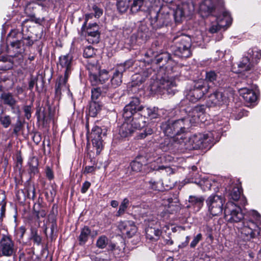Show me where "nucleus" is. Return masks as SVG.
<instances>
[{
	"label": "nucleus",
	"instance_id": "47",
	"mask_svg": "<svg viewBox=\"0 0 261 261\" xmlns=\"http://www.w3.org/2000/svg\"><path fill=\"white\" fill-rule=\"evenodd\" d=\"M100 168V166L95 165L94 166H86L84 170V174H87L89 173H94L96 169H99Z\"/></svg>",
	"mask_w": 261,
	"mask_h": 261
},
{
	"label": "nucleus",
	"instance_id": "10",
	"mask_svg": "<svg viewBox=\"0 0 261 261\" xmlns=\"http://www.w3.org/2000/svg\"><path fill=\"white\" fill-rule=\"evenodd\" d=\"M17 250V247L10 237L3 234L0 240V257L12 256L15 254Z\"/></svg>",
	"mask_w": 261,
	"mask_h": 261
},
{
	"label": "nucleus",
	"instance_id": "9",
	"mask_svg": "<svg viewBox=\"0 0 261 261\" xmlns=\"http://www.w3.org/2000/svg\"><path fill=\"white\" fill-rule=\"evenodd\" d=\"M99 28L96 23H89L83 28L82 25V34L85 36L87 41L89 43H97L100 39Z\"/></svg>",
	"mask_w": 261,
	"mask_h": 261
},
{
	"label": "nucleus",
	"instance_id": "3",
	"mask_svg": "<svg viewBox=\"0 0 261 261\" xmlns=\"http://www.w3.org/2000/svg\"><path fill=\"white\" fill-rule=\"evenodd\" d=\"M172 50L174 55L180 58H188L191 55L192 40L190 36L181 34L173 38Z\"/></svg>",
	"mask_w": 261,
	"mask_h": 261
},
{
	"label": "nucleus",
	"instance_id": "54",
	"mask_svg": "<svg viewBox=\"0 0 261 261\" xmlns=\"http://www.w3.org/2000/svg\"><path fill=\"white\" fill-rule=\"evenodd\" d=\"M132 170L135 172L141 171L142 167V164L137 161H133L130 164Z\"/></svg>",
	"mask_w": 261,
	"mask_h": 261
},
{
	"label": "nucleus",
	"instance_id": "15",
	"mask_svg": "<svg viewBox=\"0 0 261 261\" xmlns=\"http://www.w3.org/2000/svg\"><path fill=\"white\" fill-rule=\"evenodd\" d=\"M118 228L123 234L128 237H132L137 231V227L134 222L125 221L120 222L118 225Z\"/></svg>",
	"mask_w": 261,
	"mask_h": 261
},
{
	"label": "nucleus",
	"instance_id": "13",
	"mask_svg": "<svg viewBox=\"0 0 261 261\" xmlns=\"http://www.w3.org/2000/svg\"><path fill=\"white\" fill-rule=\"evenodd\" d=\"M173 128L175 129L176 140H179L178 136L185 133L190 126L188 120L184 118L173 121ZM179 140L182 141V137Z\"/></svg>",
	"mask_w": 261,
	"mask_h": 261
},
{
	"label": "nucleus",
	"instance_id": "36",
	"mask_svg": "<svg viewBox=\"0 0 261 261\" xmlns=\"http://www.w3.org/2000/svg\"><path fill=\"white\" fill-rule=\"evenodd\" d=\"M144 4V0H133L130 6V11L132 13H136L141 10Z\"/></svg>",
	"mask_w": 261,
	"mask_h": 261
},
{
	"label": "nucleus",
	"instance_id": "42",
	"mask_svg": "<svg viewBox=\"0 0 261 261\" xmlns=\"http://www.w3.org/2000/svg\"><path fill=\"white\" fill-rule=\"evenodd\" d=\"M129 204V200L127 198H124L121 202L119 210L116 214L117 216H120L123 215L127 209Z\"/></svg>",
	"mask_w": 261,
	"mask_h": 261
},
{
	"label": "nucleus",
	"instance_id": "23",
	"mask_svg": "<svg viewBox=\"0 0 261 261\" xmlns=\"http://www.w3.org/2000/svg\"><path fill=\"white\" fill-rule=\"evenodd\" d=\"M126 110H131L135 113L138 112H142L144 109V106L140 104V100L138 97H132L129 103L125 106Z\"/></svg>",
	"mask_w": 261,
	"mask_h": 261
},
{
	"label": "nucleus",
	"instance_id": "46",
	"mask_svg": "<svg viewBox=\"0 0 261 261\" xmlns=\"http://www.w3.org/2000/svg\"><path fill=\"white\" fill-rule=\"evenodd\" d=\"M13 133L15 134L16 136H18L19 133L22 130L23 127V123L21 121V120L18 118L13 125Z\"/></svg>",
	"mask_w": 261,
	"mask_h": 261
},
{
	"label": "nucleus",
	"instance_id": "35",
	"mask_svg": "<svg viewBox=\"0 0 261 261\" xmlns=\"http://www.w3.org/2000/svg\"><path fill=\"white\" fill-rule=\"evenodd\" d=\"M96 50L94 48L91 46H88L85 48L83 53V56L86 58H92V60L91 61H88L87 64L88 62H92L95 59L94 58V56L95 55Z\"/></svg>",
	"mask_w": 261,
	"mask_h": 261
},
{
	"label": "nucleus",
	"instance_id": "7",
	"mask_svg": "<svg viewBox=\"0 0 261 261\" xmlns=\"http://www.w3.org/2000/svg\"><path fill=\"white\" fill-rule=\"evenodd\" d=\"M210 86L203 79L193 82V85L187 95V98L192 102H196L208 92Z\"/></svg>",
	"mask_w": 261,
	"mask_h": 261
},
{
	"label": "nucleus",
	"instance_id": "26",
	"mask_svg": "<svg viewBox=\"0 0 261 261\" xmlns=\"http://www.w3.org/2000/svg\"><path fill=\"white\" fill-rule=\"evenodd\" d=\"M134 131L133 124L128 122H124L119 129V134L122 138H125L130 135Z\"/></svg>",
	"mask_w": 261,
	"mask_h": 261
},
{
	"label": "nucleus",
	"instance_id": "5",
	"mask_svg": "<svg viewBox=\"0 0 261 261\" xmlns=\"http://www.w3.org/2000/svg\"><path fill=\"white\" fill-rule=\"evenodd\" d=\"M87 68L89 71L90 81L93 85H102L109 80L108 71L105 69L99 70L97 59H94L92 62H88Z\"/></svg>",
	"mask_w": 261,
	"mask_h": 261
},
{
	"label": "nucleus",
	"instance_id": "45",
	"mask_svg": "<svg viewBox=\"0 0 261 261\" xmlns=\"http://www.w3.org/2000/svg\"><path fill=\"white\" fill-rule=\"evenodd\" d=\"M218 77V74L213 71H210L208 72H206L205 75V80H204L206 83L207 82H211L214 83L215 81H217Z\"/></svg>",
	"mask_w": 261,
	"mask_h": 261
},
{
	"label": "nucleus",
	"instance_id": "22",
	"mask_svg": "<svg viewBox=\"0 0 261 261\" xmlns=\"http://www.w3.org/2000/svg\"><path fill=\"white\" fill-rule=\"evenodd\" d=\"M214 8L212 0H204L200 5L199 10L202 17H206L210 15Z\"/></svg>",
	"mask_w": 261,
	"mask_h": 261
},
{
	"label": "nucleus",
	"instance_id": "19",
	"mask_svg": "<svg viewBox=\"0 0 261 261\" xmlns=\"http://www.w3.org/2000/svg\"><path fill=\"white\" fill-rule=\"evenodd\" d=\"M242 188L239 187H234L231 190L229 196L230 199L236 201H239L240 204L244 206L247 203V201L244 196L242 195Z\"/></svg>",
	"mask_w": 261,
	"mask_h": 261
},
{
	"label": "nucleus",
	"instance_id": "12",
	"mask_svg": "<svg viewBox=\"0 0 261 261\" xmlns=\"http://www.w3.org/2000/svg\"><path fill=\"white\" fill-rule=\"evenodd\" d=\"M176 87L175 78L171 76L163 77L160 80L158 86L159 91L164 93L165 90L169 95L174 94L176 91Z\"/></svg>",
	"mask_w": 261,
	"mask_h": 261
},
{
	"label": "nucleus",
	"instance_id": "30",
	"mask_svg": "<svg viewBox=\"0 0 261 261\" xmlns=\"http://www.w3.org/2000/svg\"><path fill=\"white\" fill-rule=\"evenodd\" d=\"M186 120H188V122L191 124H194L198 122H202L203 118H200L197 113H194V108L189 111L188 115L185 117Z\"/></svg>",
	"mask_w": 261,
	"mask_h": 261
},
{
	"label": "nucleus",
	"instance_id": "59",
	"mask_svg": "<svg viewBox=\"0 0 261 261\" xmlns=\"http://www.w3.org/2000/svg\"><path fill=\"white\" fill-rule=\"evenodd\" d=\"M149 188L153 190H158V182H156L155 180L153 179H151L149 181Z\"/></svg>",
	"mask_w": 261,
	"mask_h": 261
},
{
	"label": "nucleus",
	"instance_id": "1",
	"mask_svg": "<svg viewBox=\"0 0 261 261\" xmlns=\"http://www.w3.org/2000/svg\"><path fill=\"white\" fill-rule=\"evenodd\" d=\"M225 219L237 224L239 236L244 240H249L258 232V227L253 220L244 217L241 207L232 202L227 203L224 209Z\"/></svg>",
	"mask_w": 261,
	"mask_h": 261
},
{
	"label": "nucleus",
	"instance_id": "49",
	"mask_svg": "<svg viewBox=\"0 0 261 261\" xmlns=\"http://www.w3.org/2000/svg\"><path fill=\"white\" fill-rule=\"evenodd\" d=\"M32 240L34 243L36 244L37 245H40L42 239L41 237L38 234L36 230H33L32 231Z\"/></svg>",
	"mask_w": 261,
	"mask_h": 261
},
{
	"label": "nucleus",
	"instance_id": "11",
	"mask_svg": "<svg viewBox=\"0 0 261 261\" xmlns=\"http://www.w3.org/2000/svg\"><path fill=\"white\" fill-rule=\"evenodd\" d=\"M175 21H180L186 15H190L194 11V5L191 2L181 3L173 8Z\"/></svg>",
	"mask_w": 261,
	"mask_h": 261
},
{
	"label": "nucleus",
	"instance_id": "62",
	"mask_svg": "<svg viewBox=\"0 0 261 261\" xmlns=\"http://www.w3.org/2000/svg\"><path fill=\"white\" fill-rule=\"evenodd\" d=\"M93 15L92 14H87L85 15V21L84 22L83 28H84L86 26V25L88 23V21L89 19H92L93 18Z\"/></svg>",
	"mask_w": 261,
	"mask_h": 261
},
{
	"label": "nucleus",
	"instance_id": "60",
	"mask_svg": "<svg viewBox=\"0 0 261 261\" xmlns=\"http://www.w3.org/2000/svg\"><path fill=\"white\" fill-rule=\"evenodd\" d=\"M28 197L34 199L35 197V190L34 187H30L28 190Z\"/></svg>",
	"mask_w": 261,
	"mask_h": 261
},
{
	"label": "nucleus",
	"instance_id": "27",
	"mask_svg": "<svg viewBox=\"0 0 261 261\" xmlns=\"http://www.w3.org/2000/svg\"><path fill=\"white\" fill-rule=\"evenodd\" d=\"M91 231L88 226H84L81 231L80 234L78 238L79 244L84 245L87 242Z\"/></svg>",
	"mask_w": 261,
	"mask_h": 261
},
{
	"label": "nucleus",
	"instance_id": "17",
	"mask_svg": "<svg viewBox=\"0 0 261 261\" xmlns=\"http://www.w3.org/2000/svg\"><path fill=\"white\" fill-rule=\"evenodd\" d=\"M222 90H218L211 94L208 97L209 102L212 106L221 105L226 102L227 97L221 91Z\"/></svg>",
	"mask_w": 261,
	"mask_h": 261
},
{
	"label": "nucleus",
	"instance_id": "41",
	"mask_svg": "<svg viewBox=\"0 0 261 261\" xmlns=\"http://www.w3.org/2000/svg\"><path fill=\"white\" fill-rule=\"evenodd\" d=\"M30 170L32 172L36 173L38 172V160L36 157L31 158L29 162Z\"/></svg>",
	"mask_w": 261,
	"mask_h": 261
},
{
	"label": "nucleus",
	"instance_id": "37",
	"mask_svg": "<svg viewBox=\"0 0 261 261\" xmlns=\"http://www.w3.org/2000/svg\"><path fill=\"white\" fill-rule=\"evenodd\" d=\"M130 0H118L117 6L120 13L125 12L128 7Z\"/></svg>",
	"mask_w": 261,
	"mask_h": 261
},
{
	"label": "nucleus",
	"instance_id": "32",
	"mask_svg": "<svg viewBox=\"0 0 261 261\" xmlns=\"http://www.w3.org/2000/svg\"><path fill=\"white\" fill-rule=\"evenodd\" d=\"M1 98L4 104L8 105L11 107H13L16 102L13 95L10 93L2 94Z\"/></svg>",
	"mask_w": 261,
	"mask_h": 261
},
{
	"label": "nucleus",
	"instance_id": "50",
	"mask_svg": "<svg viewBox=\"0 0 261 261\" xmlns=\"http://www.w3.org/2000/svg\"><path fill=\"white\" fill-rule=\"evenodd\" d=\"M0 121L4 127L7 128L11 124V118L9 116H2L0 118Z\"/></svg>",
	"mask_w": 261,
	"mask_h": 261
},
{
	"label": "nucleus",
	"instance_id": "40",
	"mask_svg": "<svg viewBox=\"0 0 261 261\" xmlns=\"http://www.w3.org/2000/svg\"><path fill=\"white\" fill-rule=\"evenodd\" d=\"M122 77L120 74L114 73L112 78L111 79V87L116 88L120 86L122 83Z\"/></svg>",
	"mask_w": 261,
	"mask_h": 261
},
{
	"label": "nucleus",
	"instance_id": "24",
	"mask_svg": "<svg viewBox=\"0 0 261 261\" xmlns=\"http://www.w3.org/2000/svg\"><path fill=\"white\" fill-rule=\"evenodd\" d=\"M69 76L60 77L59 81L56 84L55 91L56 95L60 96L62 94V91H65L68 89L66 84Z\"/></svg>",
	"mask_w": 261,
	"mask_h": 261
},
{
	"label": "nucleus",
	"instance_id": "64",
	"mask_svg": "<svg viewBox=\"0 0 261 261\" xmlns=\"http://www.w3.org/2000/svg\"><path fill=\"white\" fill-rule=\"evenodd\" d=\"M250 215L255 220H258L260 218V215L255 211H253L251 212Z\"/></svg>",
	"mask_w": 261,
	"mask_h": 261
},
{
	"label": "nucleus",
	"instance_id": "63",
	"mask_svg": "<svg viewBox=\"0 0 261 261\" xmlns=\"http://www.w3.org/2000/svg\"><path fill=\"white\" fill-rule=\"evenodd\" d=\"M36 216L38 219H39L40 218H43L46 216V212L44 210H41L40 211L36 212Z\"/></svg>",
	"mask_w": 261,
	"mask_h": 261
},
{
	"label": "nucleus",
	"instance_id": "18",
	"mask_svg": "<svg viewBox=\"0 0 261 261\" xmlns=\"http://www.w3.org/2000/svg\"><path fill=\"white\" fill-rule=\"evenodd\" d=\"M224 17L225 19V23H224L222 22V19L219 17L218 19V22L215 24H213L209 28V32L212 34L215 33L217 32L219 30L221 29L222 28H224L225 27H228L230 25L232 22V18L230 17L228 14H224Z\"/></svg>",
	"mask_w": 261,
	"mask_h": 261
},
{
	"label": "nucleus",
	"instance_id": "21",
	"mask_svg": "<svg viewBox=\"0 0 261 261\" xmlns=\"http://www.w3.org/2000/svg\"><path fill=\"white\" fill-rule=\"evenodd\" d=\"M146 238L152 242L158 241L162 233L161 229L148 226L145 229Z\"/></svg>",
	"mask_w": 261,
	"mask_h": 261
},
{
	"label": "nucleus",
	"instance_id": "51",
	"mask_svg": "<svg viewBox=\"0 0 261 261\" xmlns=\"http://www.w3.org/2000/svg\"><path fill=\"white\" fill-rule=\"evenodd\" d=\"M134 84L139 85L142 84L145 80V77L142 76L140 74H136L132 77Z\"/></svg>",
	"mask_w": 261,
	"mask_h": 261
},
{
	"label": "nucleus",
	"instance_id": "53",
	"mask_svg": "<svg viewBox=\"0 0 261 261\" xmlns=\"http://www.w3.org/2000/svg\"><path fill=\"white\" fill-rule=\"evenodd\" d=\"M153 133V130L150 127H146L143 130V132L141 133L138 135L139 139H143L145 138L148 135H150Z\"/></svg>",
	"mask_w": 261,
	"mask_h": 261
},
{
	"label": "nucleus",
	"instance_id": "6",
	"mask_svg": "<svg viewBox=\"0 0 261 261\" xmlns=\"http://www.w3.org/2000/svg\"><path fill=\"white\" fill-rule=\"evenodd\" d=\"M207 211L213 216H220L224 211L225 198L222 195L212 194L205 200Z\"/></svg>",
	"mask_w": 261,
	"mask_h": 261
},
{
	"label": "nucleus",
	"instance_id": "61",
	"mask_svg": "<svg viewBox=\"0 0 261 261\" xmlns=\"http://www.w3.org/2000/svg\"><path fill=\"white\" fill-rule=\"evenodd\" d=\"M46 175L47 178L49 180H51L54 178V174L53 172L51 170V169L49 167H47L46 170Z\"/></svg>",
	"mask_w": 261,
	"mask_h": 261
},
{
	"label": "nucleus",
	"instance_id": "56",
	"mask_svg": "<svg viewBox=\"0 0 261 261\" xmlns=\"http://www.w3.org/2000/svg\"><path fill=\"white\" fill-rule=\"evenodd\" d=\"M92 9L94 12V16L95 17H99L102 14V10L96 5H93Z\"/></svg>",
	"mask_w": 261,
	"mask_h": 261
},
{
	"label": "nucleus",
	"instance_id": "39",
	"mask_svg": "<svg viewBox=\"0 0 261 261\" xmlns=\"http://www.w3.org/2000/svg\"><path fill=\"white\" fill-rule=\"evenodd\" d=\"M135 114V113L132 110H126V107L125 106L122 114L123 118L125 121L124 122L130 123L133 120V116Z\"/></svg>",
	"mask_w": 261,
	"mask_h": 261
},
{
	"label": "nucleus",
	"instance_id": "57",
	"mask_svg": "<svg viewBox=\"0 0 261 261\" xmlns=\"http://www.w3.org/2000/svg\"><path fill=\"white\" fill-rule=\"evenodd\" d=\"M24 115L25 117L29 119L31 116V107L30 106H26L24 107Z\"/></svg>",
	"mask_w": 261,
	"mask_h": 261
},
{
	"label": "nucleus",
	"instance_id": "25",
	"mask_svg": "<svg viewBox=\"0 0 261 261\" xmlns=\"http://www.w3.org/2000/svg\"><path fill=\"white\" fill-rule=\"evenodd\" d=\"M154 153H150L147 154L146 155V158L147 160H148L149 158H151V156H152L154 158L153 161H150L147 164V166L149 168H150V170H163L166 168V167L164 166H159L157 165L158 162L160 161V158L159 156H155Z\"/></svg>",
	"mask_w": 261,
	"mask_h": 261
},
{
	"label": "nucleus",
	"instance_id": "20",
	"mask_svg": "<svg viewBox=\"0 0 261 261\" xmlns=\"http://www.w3.org/2000/svg\"><path fill=\"white\" fill-rule=\"evenodd\" d=\"M239 93L247 102L253 103L257 99L258 96L255 92L247 88H241L239 90Z\"/></svg>",
	"mask_w": 261,
	"mask_h": 261
},
{
	"label": "nucleus",
	"instance_id": "2",
	"mask_svg": "<svg viewBox=\"0 0 261 261\" xmlns=\"http://www.w3.org/2000/svg\"><path fill=\"white\" fill-rule=\"evenodd\" d=\"M27 21V20H25L22 23L21 32H19L16 30H13L9 34L8 37V40H10L11 38L16 39V40L12 41H10V45L13 50L18 49H19V50H16V53L14 55H11V56L14 58L17 57L20 61L23 60V56L22 53L23 51V49L19 48L21 43H22L24 45L28 46H32L34 43L33 40L31 39L30 36H28L25 37L23 34L24 23H25Z\"/></svg>",
	"mask_w": 261,
	"mask_h": 261
},
{
	"label": "nucleus",
	"instance_id": "55",
	"mask_svg": "<svg viewBox=\"0 0 261 261\" xmlns=\"http://www.w3.org/2000/svg\"><path fill=\"white\" fill-rule=\"evenodd\" d=\"M126 68L125 67V65H123V64H120L117 65L115 73L120 74L122 76L123 73L125 71Z\"/></svg>",
	"mask_w": 261,
	"mask_h": 261
},
{
	"label": "nucleus",
	"instance_id": "31",
	"mask_svg": "<svg viewBox=\"0 0 261 261\" xmlns=\"http://www.w3.org/2000/svg\"><path fill=\"white\" fill-rule=\"evenodd\" d=\"M238 68L239 72L249 70L251 68V64L249 59L247 57L242 58V60L238 64Z\"/></svg>",
	"mask_w": 261,
	"mask_h": 261
},
{
	"label": "nucleus",
	"instance_id": "16",
	"mask_svg": "<svg viewBox=\"0 0 261 261\" xmlns=\"http://www.w3.org/2000/svg\"><path fill=\"white\" fill-rule=\"evenodd\" d=\"M101 134L102 129L99 126H95L92 128L91 133L88 136V138L91 139L93 147L103 146Z\"/></svg>",
	"mask_w": 261,
	"mask_h": 261
},
{
	"label": "nucleus",
	"instance_id": "8",
	"mask_svg": "<svg viewBox=\"0 0 261 261\" xmlns=\"http://www.w3.org/2000/svg\"><path fill=\"white\" fill-rule=\"evenodd\" d=\"M173 121L168 120L162 123L161 129L163 131L167 138L165 140L164 146L175 145L176 144L182 145V141L176 140L175 129L173 128Z\"/></svg>",
	"mask_w": 261,
	"mask_h": 261
},
{
	"label": "nucleus",
	"instance_id": "4",
	"mask_svg": "<svg viewBox=\"0 0 261 261\" xmlns=\"http://www.w3.org/2000/svg\"><path fill=\"white\" fill-rule=\"evenodd\" d=\"M221 133L220 129H217L206 134H195L190 138V141L193 143L192 145H194L195 147H200L201 145L212 147L219 141Z\"/></svg>",
	"mask_w": 261,
	"mask_h": 261
},
{
	"label": "nucleus",
	"instance_id": "52",
	"mask_svg": "<svg viewBox=\"0 0 261 261\" xmlns=\"http://www.w3.org/2000/svg\"><path fill=\"white\" fill-rule=\"evenodd\" d=\"M202 236L201 233H199L197 234L195 237H194L192 241L190 243V247L194 248L199 243V242L202 240Z\"/></svg>",
	"mask_w": 261,
	"mask_h": 261
},
{
	"label": "nucleus",
	"instance_id": "48",
	"mask_svg": "<svg viewBox=\"0 0 261 261\" xmlns=\"http://www.w3.org/2000/svg\"><path fill=\"white\" fill-rule=\"evenodd\" d=\"M194 108V113H197V115H199V118H201V117H203L205 112V107L203 105L201 106H195Z\"/></svg>",
	"mask_w": 261,
	"mask_h": 261
},
{
	"label": "nucleus",
	"instance_id": "58",
	"mask_svg": "<svg viewBox=\"0 0 261 261\" xmlns=\"http://www.w3.org/2000/svg\"><path fill=\"white\" fill-rule=\"evenodd\" d=\"M91 186V183L89 182V181H85L83 185H82V187L81 188V192L83 194H84L85 193L87 190H88V189L90 188Z\"/></svg>",
	"mask_w": 261,
	"mask_h": 261
},
{
	"label": "nucleus",
	"instance_id": "43",
	"mask_svg": "<svg viewBox=\"0 0 261 261\" xmlns=\"http://www.w3.org/2000/svg\"><path fill=\"white\" fill-rule=\"evenodd\" d=\"M163 61H164V62L166 63L167 64H170L172 62L169 54L165 53L158 57L156 59V62L158 63H160Z\"/></svg>",
	"mask_w": 261,
	"mask_h": 261
},
{
	"label": "nucleus",
	"instance_id": "34",
	"mask_svg": "<svg viewBox=\"0 0 261 261\" xmlns=\"http://www.w3.org/2000/svg\"><path fill=\"white\" fill-rule=\"evenodd\" d=\"M101 105L96 101L91 102L89 107V112L91 116L95 117L101 110Z\"/></svg>",
	"mask_w": 261,
	"mask_h": 261
},
{
	"label": "nucleus",
	"instance_id": "44",
	"mask_svg": "<svg viewBox=\"0 0 261 261\" xmlns=\"http://www.w3.org/2000/svg\"><path fill=\"white\" fill-rule=\"evenodd\" d=\"M35 8V4L33 3L28 4L24 9L25 13L30 17L35 16L34 9Z\"/></svg>",
	"mask_w": 261,
	"mask_h": 261
},
{
	"label": "nucleus",
	"instance_id": "33",
	"mask_svg": "<svg viewBox=\"0 0 261 261\" xmlns=\"http://www.w3.org/2000/svg\"><path fill=\"white\" fill-rule=\"evenodd\" d=\"M158 109L155 107L153 108H147L145 110L143 109L142 115H144L145 116L147 115L150 119H154L158 117Z\"/></svg>",
	"mask_w": 261,
	"mask_h": 261
},
{
	"label": "nucleus",
	"instance_id": "29",
	"mask_svg": "<svg viewBox=\"0 0 261 261\" xmlns=\"http://www.w3.org/2000/svg\"><path fill=\"white\" fill-rule=\"evenodd\" d=\"M204 198L203 196H190L189 202L193 206L200 210L203 205Z\"/></svg>",
	"mask_w": 261,
	"mask_h": 261
},
{
	"label": "nucleus",
	"instance_id": "14",
	"mask_svg": "<svg viewBox=\"0 0 261 261\" xmlns=\"http://www.w3.org/2000/svg\"><path fill=\"white\" fill-rule=\"evenodd\" d=\"M73 57L71 55L67 54L59 58V65L62 68L65 69L64 75L69 76L72 70Z\"/></svg>",
	"mask_w": 261,
	"mask_h": 261
},
{
	"label": "nucleus",
	"instance_id": "28",
	"mask_svg": "<svg viewBox=\"0 0 261 261\" xmlns=\"http://www.w3.org/2000/svg\"><path fill=\"white\" fill-rule=\"evenodd\" d=\"M110 88L108 86L102 87L94 88L91 90V98L92 101H96L102 93H106Z\"/></svg>",
	"mask_w": 261,
	"mask_h": 261
},
{
	"label": "nucleus",
	"instance_id": "38",
	"mask_svg": "<svg viewBox=\"0 0 261 261\" xmlns=\"http://www.w3.org/2000/svg\"><path fill=\"white\" fill-rule=\"evenodd\" d=\"M109 244V239L107 237L102 235L98 237L96 243V246L99 249H104Z\"/></svg>",
	"mask_w": 261,
	"mask_h": 261
}]
</instances>
